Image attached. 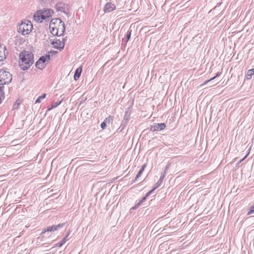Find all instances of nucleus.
<instances>
[{"label":"nucleus","mask_w":254,"mask_h":254,"mask_svg":"<svg viewBox=\"0 0 254 254\" xmlns=\"http://www.w3.org/2000/svg\"><path fill=\"white\" fill-rule=\"evenodd\" d=\"M19 59V66L23 70L28 69L34 63L33 55L29 51L24 50L20 53Z\"/></svg>","instance_id":"nucleus-1"},{"label":"nucleus","mask_w":254,"mask_h":254,"mask_svg":"<svg viewBox=\"0 0 254 254\" xmlns=\"http://www.w3.org/2000/svg\"><path fill=\"white\" fill-rule=\"evenodd\" d=\"M33 29L32 23L28 20H24L21 22L17 27V32L25 36L29 34Z\"/></svg>","instance_id":"nucleus-2"},{"label":"nucleus","mask_w":254,"mask_h":254,"mask_svg":"<svg viewBox=\"0 0 254 254\" xmlns=\"http://www.w3.org/2000/svg\"><path fill=\"white\" fill-rule=\"evenodd\" d=\"M12 80V75L3 69H0V85L8 84Z\"/></svg>","instance_id":"nucleus-3"},{"label":"nucleus","mask_w":254,"mask_h":254,"mask_svg":"<svg viewBox=\"0 0 254 254\" xmlns=\"http://www.w3.org/2000/svg\"><path fill=\"white\" fill-rule=\"evenodd\" d=\"M50 59V56L49 55L46 54L45 56L41 57L36 62V67L40 70L44 69L46 66V62H48Z\"/></svg>","instance_id":"nucleus-4"},{"label":"nucleus","mask_w":254,"mask_h":254,"mask_svg":"<svg viewBox=\"0 0 254 254\" xmlns=\"http://www.w3.org/2000/svg\"><path fill=\"white\" fill-rule=\"evenodd\" d=\"M57 11L63 12L67 15L68 14L69 5L68 4L62 2H59L55 5Z\"/></svg>","instance_id":"nucleus-5"},{"label":"nucleus","mask_w":254,"mask_h":254,"mask_svg":"<svg viewBox=\"0 0 254 254\" xmlns=\"http://www.w3.org/2000/svg\"><path fill=\"white\" fill-rule=\"evenodd\" d=\"M64 39H63L62 41L60 39H56L52 42L54 48L62 50L64 49Z\"/></svg>","instance_id":"nucleus-6"},{"label":"nucleus","mask_w":254,"mask_h":254,"mask_svg":"<svg viewBox=\"0 0 254 254\" xmlns=\"http://www.w3.org/2000/svg\"><path fill=\"white\" fill-rule=\"evenodd\" d=\"M65 225V223H61L57 225H52L51 226H48L44 231H42V233L44 234L46 232H52L57 231L62 228H63Z\"/></svg>","instance_id":"nucleus-7"},{"label":"nucleus","mask_w":254,"mask_h":254,"mask_svg":"<svg viewBox=\"0 0 254 254\" xmlns=\"http://www.w3.org/2000/svg\"><path fill=\"white\" fill-rule=\"evenodd\" d=\"M166 127L164 123L154 124L151 126L150 130L153 132L158 131L164 129Z\"/></svg>","instance_id":"nucleus-8"},{"label":"nucleus","mask_w":254,"mask_h":254,"mask_svg":"<svg viewBox=\"0 0 254 254\" xmlns=\"http://www.w3.org/2000/svg\"><path fill=\"white\" fill-rule=\"evenodd\" d=\"M40 11H41V13L42 14L45 21L49 20V18L52 16L53 13V10L52 9L40 10Z\"/></svg>","instance_id":"nucleus-9"},{"label":"nucleus","mask_w":254,"mask_h":254,"mask_svg":"<svg viewBox=\"0 0 254 254\" xmlns=\"http://www.w3.org/2000/svg\"><path fill=\"white\" fill-rule=\"evenodd\" d=\"M115 9L116 5L115 4L109 2L105 4L103 10L105 13H108L111 12Z\"/></svg>","instance_id":"nucleus-10"},{"label":"nucleus","mask_w":254,"mask_h":254,"mask_svg":"<svg viewBox=\"0 0 254 254\" xmlns=\"http://www.w3.org/2000/svg\"><path fill=\"white\" fill-rule=\"evenodd\" d=\"M5 46L0 45V61H3L6 58L7 52Z\"/></svg>","instance_id":"nucleus-11"},{"label":"nucleus","mask_w":254,"mask_h":254,"mask_svg":"<svg viewBox=\"0 0 254 254\" xmlns=\"http://www.w3.org/2000/svg\"><path fill=\"white\" fill-rule=\"evenodd\" d=\"M33 18L38 23H41L44 20L42 14L41 13V11L39 10L37 11L34 15Z\"/></svg>","instance_id":"nucleus-12"},{"label":"nucleus","mask_w":254,"mask_h":254,"mask_svg":"<svg viewBox=\"0 0 254 254\" xmlns=\"http://www.w3.org/2000/svg\"><path fill=\"white\" fill-rule=\"evenodd\" d=\"M130 112L128 110L126 111L125 113L124 119L122 121L121 124H124L125 126H127L128 121L130 119Z\"/></svg>","instance_id":"nucleus-13"},{"label":"nucleus","mask_w":254,"mask_h":254,"mask_svg":"<svg viewBox=\"0 0 254 254\" xmlns=\"http://www.w3.org/2000/svg\"><path fill=\"white\" fill-rule=\"evenodd\" d=\"M61 22L62 20L59 18H53L50 21L49 27H57Z\"/></svg>","instance_id":"nucleus-14"},{"label":"nucleus","mask_w":254,"mask_h":254,"mask_svg":"<svg viewBox=\"0 0 254 254\" xmlns=\"http://www.w3.org/2000/svg\"><path fill=\"white\" fill-rule=\"evenodd\" d=\"M59 25L57 27L59 30V33L60 36L63 35L65 31V25L64 23L62 20L61 23H59Z\"/></svg>","instance_id":"nucleus-15"},{"label":"nucleus","mask_w":254,"mask_h":254,"mask_svg":"<svg viewBox=\"0 0 254 254\" xmlns=\"http://www.w3.org/2000/svg\"><path fill=\"white\" fill-rule=\"evenodd\" d=\"M69 233H68L62 240V241L55 244V246L53 247V248H56V247H61L65 243V242L67 241V237L69 235Z\"/></svg>","instance_id":"nucleus-16"},{"label":"nucleus","mask_w":254,"mask_h":254,"mask_svg":"<svg viewBox=\"0 0 254 254\" xmlns=\"http://www.w3.org/2000/svg\"><path fill=\"white\" fill-rule=\"evenodd\" d=\"M51 33L54 36H60L57 27H49Z\"/></svg>","instance_id":"nucleus-17"},{"label":"nucleus","mask_w":254,"mask_h":254,"mask_svg":"<svg viewBox=\"0 0 254 254\" xmlns=\"http://www.w3.org/2000/svg\"><path fill=\"white\" fill-rule=\"evenodd\" d=\"M81 68H78L75 70L74 75V79L75 80H77L79 78V77L81 75Z\"/></svg>","instance_id":"nucleus-18"},{"label":"nucleus","mask_w":254,"mask_h":254,"mask_svg":"<svg viewBox=\"0 0 254 254\" xmlns=\"http://www.w3.org/2000/svg\"><path fill=\"white\" fill-rule=\"evenodd\" d=\"M62 102V100L61 101H57L56 102H54L51 105V106L50 107H49L48 109V111H50V110H51L55 108H56L57 107H58L59 105H60L61 104Z\"/></svg>","instance_id":"nucleus-19"},{"label":"nucleus","mask_w":254,"mask_h":254,"mask_svg":"<svg viewBox=\"0 0 254 254\" xmlns=\"http://www.w3.org/2000/svg\"><path fill=\"white\" fill-rule=\"evenodd\" d=\"M57 0H40L39 1L41 4H51L54 3Z\"/></svg>","instance_id":"nucleus-20"},{"label":"nucleus","mask_w":254,"mask_h":254,"mask_svg":"<svg viewBox=\"0 0 254 254\" xmlns=\"http://www.w3.org/2000/svg\"><path fill=\"white\" fill-rule=\"evenodd\" d=\"M145 168V165H144L142 166L141 168L140 169V170L139 171V172L137 173V174L136 175V178H139L140 176V175H141V174L142 173V172H143L144 169Z\"/></svg>","instance_id":"nucleus-21"},{"label":"nucleus","mask_w":254,"mask_h":254,"mask_svg":"<svg viewBox=\"0 0 254 254\" xmlns=\"http://www.w3.org/2000/svg\"><path fill=\"white\" fill-rule=\"evenodd\" d=\"M46 96V94H43L41 96H39L35 101V103H39L41 102V100L45 98Z\"/></svg>","instance_id":"nucleus-22"},{"label":"nucleus","mask_w":254,"mask_h":254,"mask_svg":"<svg viewBox=\"0 0 254 254\" xmlns=\"http://www.w3.org/2000/svg\"><path fill=\"white\" fill-rule=\"evenodd\" d=\"M130 36H131V31H128L127 32V35H126V43L129 40Z\"/></svg>","instance_id":"nucleus-23"},{"label":"nucleus","mask_w":254,"mask_h":254,"mask_svg":"<svg viewBox=\"0 0 254 254\" xmlns=\"http://www.w3.org/2000/svg\"><path fill=\"white\" fill-rule=\"evenodd\" d=\"M254 74V68L249 69L247 72V75L248 76H251Z\"/></svg>","instance_id":"nucleus-24"},{"label":"nucleus","mask_w":254,"mask_h":254,"mask_svg":"<svg viewBox=\"0 0 254 254\" xmlns=\"http://www.w3.org/2000/svg\"><path fill=\"white\" fill-rule=\"evenodd\" d=\"M113 119L111 116H109L106 118L104 121V122L106 123H110L111 121H112Z\"/></svg>","instance_id":"nucleus-25"},{"label":"nucleus","mask_w":254,"mask_h":254,"mask_svg":"<svg viewBox=\"0 0 254 254\" xmlns=\"http://www.w3.org/2000/svg\"><path fill=\"white\" fill-rule=\"evenodd\" d=\"M254 212V204L253 206L250 207V210L248 212V215H250Z\"/></svg>","instance_id":"nucleus-26"},{"label":"nucleus","mask_w":254,"mask_h":254,"mask_svg":"<svg viewBox=\"0 0 254 254\" xmlns=\"http://www.w3.org/2000/svg\"><path fill=\"white\" fill-rule=\"evenodd\" d=\"M126 127V126L121 124L120 127L118 128V130H119V132H122Z\"/></svg>","instance_id":"nucleus-27"},{"label":"nucleus","mask_w":254,"mask_h":254,"mask_svg":"<svg viewBox=\"0 0 254 254\" xmlns=\"http://www.w3.org/2000/svg\"><path fill=\"white\" fill-rule=\"evenodd\" d=\"M126 127V126L121 124L120 127L118 128V130H119V132H122Z\"/></svg>","instance_id":"nucleus-28"},{"label":"nucleus","mask_w":254,"mask_h":254,"mask_svg":"<svg viewBox=\"0 0 254 254\" xmlns=\"http://www.w3.org/2000/svg\"><path fill=\"white\" fill-rule=\"evenodd\" d=\"M165 173H161V176L160 177L159 180H158L159 182H160L161 183H162V182L165 177Z\"/></svg>","instance_id":"nucleus-29"},{"label":"nucleus","mask_w":254,"mask_h":254,"mask_svg":"<svg viewBox=\"0 0 254 254\" xmlns=\"http://www.w3.org/2000/svg\"><path fill=\"white\" fill-rule=\"evenodd\" d=\"M165 173H161V176L160 177L159 180H158L159 182H160L161 183H162V182L165 177Z\"/></svg>","instance_id":"nucleus-30"},{"label":"nucleus","mask_w":254,"mask_h":254,"mask_svg":"<svg viewBox=\"0 0 254 254\" xmlns=\"http://www.w3.org/2000/svg\"><path fill=\"white\" fill-rule=\"evenodd\" d=\"M170 166V163H169V164H168L166 166V167H165V169H164V170L163 172H162V173H165V175H166V173H167V170L169 168Z\"/></svg>","instance_id":"nucleus-31"},{"label":"nucleus","mask_w":254,"mask_h":254,"mask_svg":"<svg viewBox=\"0 0 254 254\" xmlns=\"http://www.w3.org/2000/svg\"><path fill=\"white\" fill-rule=\"evenodd\" d=\"M161 184L162 183H161L160 182L158 181L155 184V186L153 188H154L156 190L161 186Z\"/></svg>","instance_id":"nucleus-32"},{"label":"nucleus","mask_w":254,"mask_h":254,"mask_svg":"<svg viewBox=\"0 0 254 254\" xmlns=\"http://www.w3.org/2000/svg\"><path fill=\"white\" fill-rule=\"evenodd\" d=\"M101 128L102 129H104L106 127V124L105 122H103L100 125Z\"/></svg>","instance_id":"nucleus-33"},{"label":"nucleus","mask_w":254,"mask_h":254,"mask_svg":"<svg viewBox=\"0 0 254 254\" xmlns=\"http://www.w3.org/2000/svg\"><path fill=\"white\" fill-rule=\"evenodd\" d=\"M155 190V189L154 188H153L151 190H150L149 191H148L145 195H146L147 197L150 195L151 194L154 190Z\"/></svg>","instance_id":"nucleus-34"},{"label":"nucleus","mask_w":254,"mask_h":254,"mask_svg":"<svg viewBox=\"0 0 254 254\" xmlns=\"http://www.w3.org/2000/svg\"><path fill=\"white\" fill-rule=\"evenodd\" d=\"M221 73V72H217V73H216V75L215 76H214V77H212V78H211V80H214V79H215L216 77H219V76L220 75Z\"/></svg>","instance_id":"nucleus-35"},{"label":"nucleus","mask_w":254,"mask_h":254,"mask_svg":"<svg viewBox=\"0 0 254 254\" xmlns=\"http://www.w3.org/2000/svg\"><path fill=\"white\" fill-rule=\"evenodd\" d=\"M212 80H211V78H210V79L205 81L204 82H203V83H202V84L200 85V86H203V85L207 84L209 82H210Z\"/></svg>","instance_id":"nucleus-36"},{"label":"nucleus","mask_w":254,"mask_h":254,"mask_svg":"<svg viewBox=\"0 0 254 254\" xmlns=\"http://www.w3.org/2000/svg\"><path fill=\"white\" fill-rule=\"evenodd\" d=\"M3 85H0V92H2L3 93L2 90H3V89L4 88Z\"/></svg>","instance_id":"nucleus-37"},{"label":"nucleus","mask_w":254,"mask_h":254,"mask_svg":"<svg viewBox=\"0 0 254 254\" xmlns=\"http://www.w3.org/2000/svg\"><path fill=\"white\" fill-rule=\"evenodd\" d=\"M147 197V196L145 195V196L143 197L140 200L143 202L146 200Z\"/></svg>","instance_id":"nucleus-38"},{"label":"nucleus","mask_w":254,"mask_h":254,"mask_svg":"<svg viewBox=\"0 0 254 254\" xmlns=\"http://www.w3.org/2000/svg\"><path fill=\"white\" fill-rule=\"evenodd\" d=\"M138 179V178H136V177H135V179L132 181V182L131 184H133V183H134L137 181V180Z\"/></svg>","instance_id":"nucleus-39"},{"label":"nucleus","mask_w":254,"mask_h":254,"mask_svg":"<svg viewBox=\"0 0 254 254\" xmlns=\"http://www.w3.org/2000/svg\"><path fill=\"white\" fill-rule=\"evenodd\" d=\"M138 179V178H136V177H135V179L132 181V182L131 184H133V183H134L137 181V180Z\"/></svg>","instance_id":"nucleus-40"},{"label":"nucleus","mask_w":254,"mask_h":254,"mask_svg":"<svg viewBox=\"0 0 254 254\" xmlns=\"http://www.w3.org/2000/svg\"><path fill=\"white\" fill-rule=\"evenodd\" d=\"M138 208V206H136V205L135 204L134 206L132 207V209H135Z\"/></svg>","instance_id":"nucleus-41"},{"label":"nucleus","mask_w":254,"mask_h":254,"mask_svg":"<svg viewBox=\"0 0 254 254\" xmlns=\"http://www.w3.org/2000/svg\"><path fill=\"white\" fill-rule=\"evenodd\" d=\"M139 204L141 205V204L142 203V202L140 200L138 202Z\"/></svg>","instance_id":"nucleus-42"},{"label":"nucleus","mask_w":254,"mask_h":254,"mask_svg":"<svg viewBox=\"0 0 254 254\" xmlns=\"http://www.w3.org/2000/svg\"><path fill=\"white\" fill-rule=\"evenodd\" d=\"M50 52H51V53H52L53 54H54V53H57V52H56V51H51Z\"/></svg>","instance_id":"nucleus-43"},{"label":"nucleus","mask_w":254,"mask_h":254,"mask_svg":"<svg viewBox=\"0 0 254 254\" xmlns=\"http://www.w3.org/2000/svg\"><path fill=\"white\" fill-rule=\"evenodd\" d=\"M248 155H246L245 157H244V158L241 160V161H243L247 156Z\"/></svg>","instance_id":"nucleus-44"},{"label":"nucleus","mask_w":254,"mask_h":254,"mask_svg":"<svg viewBox=\"0 0 254 254\" xmlns=\"http://www.w3.org/2000/svg\"><path fill=\"white\" fill-rule=\"evenodd\" d=\"M136 206H138V207L140 205V204H139L138 203H137L136 204Z\"/></svg>","instance_id":"nucleus-45"}]
</instances>
